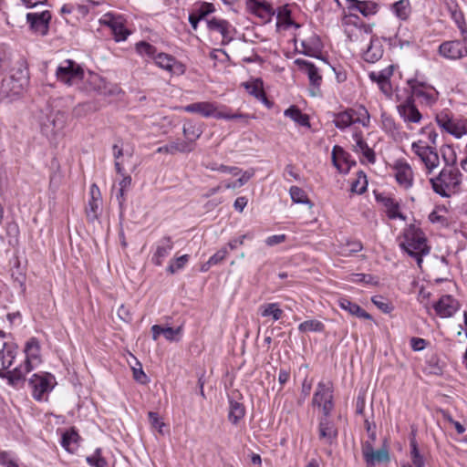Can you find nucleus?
<instances>
[{
	"mask_svg": "<svg viewBox=\"0 0 467 467\" xmlns=\"http://www.w3.org/2000/svg\"><path fill=\"white\" fill-rule=\"evenodd\" d=\"M312 404L320 408L323 412V417L319 420V439L330 444L336 439L337 431L334 423L328 419L334 408L332 388L329 384L318 383Z\"/></svg>",
	"mask_w": 467,
	"mask_h": 467,
	"instance_id": "1",
	"label": "nucleus"
},
{
	"mask_svg": "<svg viewBox=\"0 0 467 467\" xmlns=\"http://www.w3.org/2000/svg\"><path fill=\"white\" fill-rule=\"evenodd\" d=\"M421 133L428 136V140H419L412 143L411 149L424 163L428 172H431L440 163L439 155L434 147L438 134L431 127L422 128Z\"/></svg>",
	"mask_w": 467,
	"mask_h": 467,
	"instance_id": "2",
	"label": "nucleus"
},
{
	"mask_svg": "<svg viewBox=\"0 0 467 467\" xmlns=\"http://www.w3.org/2000/svg\"><path fill=\"white\" fill-rule=\"evenodd\" d=\"M403 238L404 241L400 244V248L415 258L417 265L421 267L422 256L430 253L423 232L414 224H410L404 230Z\"/></svg>",
	"mask_w": 467,
	"mask_h": 467,
	"instance_id": "3",
	"label": "nucleus"
},
{
	"mask_svg": "<svg viewBox=\"0 0 467 467\" xmlns=\"http://www.w3.org/2000/svg\"><path fill=\"white\" fill-rule=\"evenodd\" d=\"M182 109L189 113H197L204 118H215L218 119H244L247 123L249 115L235 112L231 113L227 107L223 105H218L217 103L202 101L189 104L182 108Z\"/></svg>",
	"mask_w": 467,
	"mask_h": 467,
	"instance_id": "4",
	"label": "nucleus"
},
{
	"mask_svg": "<svg viewBox=\"0 0 467 467\" xmlns=\"http://www.w3.org/2000/svg\"><path fill=\"white\" fill-rule=\"evenodd\" d=\"M462 173L455 166L444 167L438 176L430 180L433 191L442 196L450 197L459 190Z\"/></svg>",
	"mask_w": 467,
	"mask_h": 467,
	"instance_id": "5",
	"label": "nucleus"
},
{
	"mask_svg": "<svg viewBox=\"0 0 467 467\" xmlns=\"http://www.w3.org/2000/svg\"><path fill=\"white\" fill-rule=\"evenodd\" d=\"M136 49L139 54L154 59L155 64L158 67L171 74L181 75L184 72V66L182 63L168 54L161 52L158 53L156 47L147 42L138 43L136 45Z\"/></svg>",
	"mask_w": 467,
	"mask_h": 467,
	"instance_id": "6",
	"label": "nucleus"
},
{
	"mask_svg": "<svg viewBox=\"0 0 467 467\" xmlns=\"http://www.w3.org/2000/svg\"><path fill=\"white\" fill-rule=\"evenodd\" d=\"M67 123V116L61 110H49L39 117L40 130L43 135L54 140L62 135Z\"/></svg>",
	"mask_w": 467,
	"mask_h": 467,
	"instance_id": "7",
	"label": "nucleus"
},
{
	"mask_svg": "<svg viewBox=\"0 0 467 467\" xmlns=\"http://www.w3.org/2000/svg\"><path fill=\"white\" fill-rule=\"evenodd\" d=\"M56 77L64 85L77 86L84 78V69L76 61L66 59L58 65Z\"/></svg>",
	"mask_w": 467,
	"mask_h": 467,
	"instance_id": "8",
	"label": "nucleus"
},
{
	"mask_svg": "<svg viewBox=\"0 0 467 467\" xmlns=\"http://www.w3.org/2000/svg\"><path fill=\"white\" fill-rule=\"evenodd\" d=\"M435 119L440 128L456 138L467 134V119H454L448 109L437 113Z\"/></svg>",
	"mask_w": 467,
	"mask_h": 467,
	"instance_id": "9",
	"label": "nucleus"
},
{
	"mask_svg": "<svg viewBox=\"0 0 467 467\" xmlns=\"http://www.w3.org/2000/svg\"><path fill=\"white\" fill-rule=\"evenodd\" d=\"M358 35L363 39L369 37V45L364 50L362 57L363 59L368 63H375L379 61L384 53L382 41L375 36H371L372 29L370 26H363L358 28Z\"/></svg>",
	"mask_w": 467,
	"mask_h": 467,
	"instance_id": "10",
	"label": "nucleus"
},
{
	"mask_svg": "<svg viewBox=\"0 0 467 467\" xmlns=\"http://www.w3.org/2000/svg\"><path fill=\"white\" fill-rule=\"evenodd\" d=\"M207 28L211 36H220L222 45L229 44L235 36V27L227 20L213 17L206 19Z\"/></svg>",
	"mask_w": 467,
	"mask_h": 467,
	"instance_id": "11",
	"label": "nucleus"
},
{
	"mask_svg": "<svg viewBox=\"0 0 467 467\" xmlns=\"http://www.w3.org/2000/svg\"><path fill=\"white\" fill-rule=\"evenodd\" d=\"M54 381L55 378L50 373L33 374L28 380L33 398L38 401L42 400L44 394L52 390Z\"/></svg>",
	"mask_w": 467,
	"mask_h": 467,
	"instance_id": "12",
	"label": "nucleus"
},
{
	"mask_svg": "<svg viewBox=\"0 0 467 467\" xmlns=\"http://www.w3.org/2000/svg\"><path fill=\"white\" fill-rule=\"evenodd\" d=\"M26 20L36 34L45 36L48 31L51 14L47 9L32 11L26 14Z\"/></svg>",
	"mask_w": 467,
	"mask_h": 467,
	"instance_id": "13",
	"label": "nucleus"
},
{
	"mask_svg": "<svg viewBox=\"0 0 467 467\" xmlns=\"http://www.w3.org/2000/svg\"><path fill=\"white\" fill-rule=\"evenodd\" d=\"M440 54L448 59H460L467 56V36L462 40H453L442 43L439 47Z\"/></svg>",
	"mask_w": 467,
	"mask_h": 467,
	"instance_id": "14",
	"label": "nucleus"
},
{
	"mask_svg": "<svg viewBox=\"0 0 467 467\" xmlns=\"http://www.w3.org/2000/svg\"><path fill=\"white\" fill-rule=\"evenodd\" d=\"M362 454L368 465L388 463L390 461L389 448L386 445L375 451L371 443L366 442L362 447Z\"/></svg>",
	"mask_w": 467,
	"mask_h": 467,
	"instance_id": "15",
	"label": "nucleus"
},
{
	"mask_svg": "<svg viewBox=\"0 0 467 467\" xmlns=\"http://www.w3.org/2000/svg\"><path fill=\"white\" fill-rule=\"evenodd\" d=\"M246 7L264 22H269L275 15V10L266 0H246Z\"/></svg>",
	"mask_w": 467,
	"mask_h": 467,
	"instance_id": "16",
	"label": "nucleus"
},
{
	"mask_svg": "<svg viewBox=\"0 0 467 467\" xmlns=\"http://www.w3.org/2000/svg\"><path fill=\"white\" fill-rule=\"evenodd\" d=\"M433 308L439 317H450L458 310L459 303L451 296L445 295L433 305Z\"/></svg>",
	"mask_w": 467,
	"mask_h": 467,
	"instance_id": "17",
	"label": "nucleus"
},
{
	"mask_svg": "<svg viewBox=\"0 0 467 467\" xmlns=\"http://www.w3.org/2000/svg\"><path fill=\"white\" fill-rule=\"evenodd\" d=\"M397 108L400 115L405 121L418 123L421 119V114L416 108L412 97L407 95L404 102L400 103Z\"/></svg>",
	"mask_w": 467,
	"mask_h": 467,
	"instance_id": "18",
	"label": "nucleus"
},
{
	"mask_svg": "<svg viewBox=\"0 0 467 467\" xmlns=\"http://www.w3.org/2000/svg\"><path fill=\"white\" fill-rule=\"evenodd\" d=\"M300 52L309 57H317L322 49V43L319 36L314 32H310L309 36L300 40Z\"/></svg>",
	"mask_w": 467,
	"mask_h": 467,
	"instance_id": "19",
	"label": "nucleus"
},
{
	"mask_svg": "<svg viewBox=\"0 0 467 467\" xmlns=\"http://www.w3.org/2000/svg\"><path fill=\"white\" fill-rule=\"evenodd\" d=\"M395 178L398 183L405 189L412 185L413 172L411 167L403 161H397L394 165Z\"/></svg>",
	"mask_w": 467,
	"mask_h": 467,
	"instance_id": "20",
	"label": "nucleus"
},
{
	"mask_svg": "<svg viewBox=\"0 0 467 467\" xmlns=\"http://www.w3.org/2000/svg\"><path fill=\"white\" fill-rule=\"evenodd\" d=\"M101 21L110 28L116 41H123L127 38L129 32L119 17L108 14L104 16Z\"/></svg>",
	"mask_w": 467,
	"mask_h": 467,
	"instance_id": "21",
	"label": "nucleus"
},
{
	"mask_svg": "<svg viewBox=\"0 0 467 467\" xmlns=\"http://www.w3.org/2000/svg\"><path fill=\"white\" fill-rule=\"evenodd\" d=\"M90 200L86 208V214L88 221L93 222L98 218V211L101 204V194L97 184L93 183L90 186Z\"/></svg>",
	"mask_w": 467,
	"mask_h": 467,
	"instance_id": "22",
	"label": "nucleus"
},
{
	"mask_svg": "<svg viewBox=\"0 0 467 467\" xmlns=\"http://www.w3.org/2000/svg\"><path fill=\"white\" fill-rule=\"evenodd\" d=\"M193 150V147L191 141H182V140H175L171 141L169 144L159 147L157 149L158 153H166L174 155L178 152L180 153H189Z\"/></svg>",
	"mask_w": 467,
	"mask_h": 467,
	"instance_id": "23",
	"label": "nucleus"
},
{
	"mask_svg": "<svg viewBox=\"0 0 467 467\" xmlns=\"http://www.w3.org/2000/svg\"><path fill=\"white\" fill-rule=\"evenodd\" d=\"M25 354V361L30 365H34V368L41 363L40 346L36 337H32L26 342Z\"/></svg>",
	"mask_w": 467,
	"mask_h": 467,
	"instance_id": "24",
	"label": "nucleus"
},
{
	"mask_svg": "<svg viewBox=\"0 0 467 467\" xmlns=\"http://www.w3.org/2000/svg\"><path fill=\"white\" fill-rule=\"evenodd\" d=\"M295 64L298 66L300 70L307 75L311 85H320L321 76L318 72V69L312 63L305 59L297 58L295 60Z\"/></svg>",
	"mask_w": 467,
	"mask_h": 467,
	"instance_id": "25",
	"label": "nucleus"
},
{
	"mask_svg": "<svg viewBox=\"0 0 467 467\" xmlns=\"http://www.w3.org/2000/svg\"><path fill=\"white\" fill-rule=\"evenodd\" d=\"M172 248L173 243L171 238L169 236L163 237L156 248V251L152 256V262L156 265H161L163 259L170 254Z\"/></svg>",
	"mask_w": 467,
	"mask_h": 467,
	"instance_id": "26",
	"label": "nucleus"
},
{
	"mask_svg": "<svg viewBox=\"0 0 467 467\" xmlns=\"http://www.w3.org/2000/svg\"><path fill=\"white\" fill-rule=\"evenodd\" d=\"M407 91V95L419 99L421 104H425L427 106L433 105L437 99L439 93L436 89H433L432 92H429L426 89H405Z\"/></svg>",
	"mask_w": 467,
	"mask_h": 467,
	"instance_id": "27",
	"label": "nucleus"
},
{
	"mask_svg": "<svg viewBox=\"0 0 467 467\" xmlns=\"http://www.w3.org/2000/svg\"><path fill=\"white\" fill-rule=\"evenodd\" d=\"M338 306L352 316L364 319H372L370 314L362 309L358 304L351 302L346 297H340L338 299Z\"/></svg>",
	"mask_w": 467,
	"mask_h": 467,
	"instance_id": "28",
	"label": "nucleus"
},
{
	"mask_svg": "<svg viewBox=\"0 0 467 467\" xmlns=\"http://www.w3.org/2000/svg\"><path fill=\"white\" fill-rule=\"evenodd\" d=\"M34 369V365H30L24 361L23 364L11 370V375L9 379V385L16 386L19 382H24L26 379V375Z\"/></svg>",
	"mask_w": 467,
	"mask_h": 467,
	"instance_id": "29",
	"label": "nucleus"
},
{
	"mask_svg": "<svg viewBox=\"0 0 467 467\" xmlns=\"http://www.w3.org/2000/svg\"><path fill=\"white\" fill-rule=\"evenodd\" d=\"M333 122L337 129L344 130L351 124L356 123L354 120V109H348L342 112L333 113Z\"/></svg>",
	"mask_w": 467,
	"mask_h": 467,
	"instance_id": "30",
	"label": "nucleus"
},
{
	"mask_svg": "<svg viewBox=\"0 0 467 467\" xmlns=\"http://www.w3.org/2000/svg\"><path fill=\"white\" fill-rule=\"evenodd\" d=\"M182 133L183 136L185 137L184 141H191L192 147L194 148L195 140L200 138V136L202 133V130L193 121L186 120L182 128Z\"/></svg>",
	"mask_w": 467,
	"mask_h": 467,
	"instance_id": "31",
	"label": "nucleus"
},
{
	"mask_svg": "<svg viewBox=\"0 0 467 467\" xmlns=\"http://www.w3.org/2000/svg\"><path fill=\"white\" fill-rule=\"evenodd\" d=\"M410 459H411L412 464L415 467H426L424 457L420 454L419 447H418L415 431H411V433H410Z\"/></svg>",
	"mask_w": 467,
	"mask_h": 467,
	"instance_id": "32",
	"label": "nucleus"
},
{
	"mask_svg": "<svg viewBox=\"0 0 467 467\" xmlns=\"http://www.w3.org/2000/svg\"><path fill=\"white\" fill-rule=\"evenodd\" d=\"M10 81L5 79L6 82V86H10V88H24L28 83V73L26 69H17L13 71V73L9 77Z\"/></svg>",
	"mask_w": 467,
	"mask_h": 467,
	"instance_id": "33",
	"label": "nucleus"
},
{
	"mask_svg": "<svg viewBox=\"0 0 467 467\" xmlns=\"http://www.w3.org/2000/svg\"><path fill=\"white\" fill-rule=\"evenodd\" d=\"M350 3V8L359 11L364 16L374 15L378 11V5L370 1L348 0Z\"/></svg>",
	"mask_w": 467,
	"mask_h": 467,
	"instance_id": "34",
	"label": "nucleus"
},
{
	"mask_svg": "<svg viewBox=\"0 0 467 467\" xmlns=\"http://www.w3.org/2000/svg\"><path fill=\"white\" fill-rule=\"evenodd\" d=\"M393 74V66L390 65L380 71L369 73L370 79L381 88L389 84V78Z\"/></svg>",
	"mask_w": 467,
	"mask_h": 467,
	"instance_id": "35",
	"label": "nucleus"
},
{
	"mask_svg": "<svg viewBox=\"0 0 467 467\" xmlns=\"http://www.w3.org/2000/svg\"><path fill=\"white\" fill-rule=\"evenodd\" d=\"M285 117L290 118L296 123L303 127H309V118L306 114H303L296 106H291L284 112Z\"/></svg>",
	"mask_w": 467,
	"mask_h": 467,
	"instance_id": "36",
	"label": "nucleus"
},
{
	"mask_svg": "<svg viewBox=\"0 0 467 467\" xmlns=\"http://www.w3.org/2000/svg\"><path fill=\"white\" fill-rule=\"evenodd\" d=\"M16 355V347H9L6 343H4L3 348L0 350V358L4 369H8L13 365Z\"/></svg>",
	"mask_w": 467,
	"mask_h": 467,
	"instance_id": "37",
	"label": "nucleus"
},
{
	"mask_svg": "<svg viewBox=\"0 0 467 467\" xmlns=\"http://www.w3.org/2000/svg\"><path fill=\"white\" fill-rule=\"evenodd\" d=\"M78 438L79 436L78 432L74 429H71L70 431H67L63 433L61 445L67 451L73 452L78 447Z\"/></svg>",
	"mask_w": 467,
	"mask_h": 467,
	"instance_id": "38",
	"label": "nucleus"
},
{
	"mask_svg": "<svg viewBox=\"0 0 467 467\" xmlns=\"http://www.w3.org/2000/svg\"><path fill=\"white\" fill-rule=\"evenodd\" d=\"M383 204L386 208L387 215L389 219L400 218L403 221L406 220V216L400 212V204L392 198H384Z\"/></svg>",
	"mask_w": 467,
	"mask_h": 467,
	"instance_id": "39",
	"label": "nucleus"
},
{
	"mask_svg": "<svg viewBox=\"0 0 467 467\" xmlns=\"http://www.w3.org/2000/svg\"><path fill=\"white\" fill-rule=\"evenodd\" d=\"M262 317H272L273 320L277 321L283 316V310L279 307L277 303H269L261 306L260 307Z\"/></svg>",
	"mask_w": 467,
	"mask_h": 467,
	"instance_id": "40",
	"label": "nucleus"
},
{
	"mask_svg": "<svg viewBox=\"0 0 467 467\" xmlns=\"http://www.w3.org/2000/svg\"><path fill=\"white\" fill-rule=\"evenodd\" d=\"M244 416V406L237 401H230V410L228 419L233 424H237V422Z\"/></svg>",
	"mask_w": 467,
	"mask_h": 467,
	"instance_id": "41",
	"label": "nucleus"
},
{
	"mask_svg": "<svg viewBox=\"0 0 467 467\" xmlns=\"http://www.w3.org/2000/svg\"><path fill=\"white\" fill-rule=\"evenodd\" d=\"M392 10L395 15L401 20L408 18L410 13V5L409 0H400L393 4Z\"/></svg>",
	"mask_w": 467,
	"mask_h": 467,
	"instance_id": "42",
	"label": "nucleus"
},
{
	"mask_svg": "<svg viewBox=\"0 0 467 467\" xmlns=\"http://www.w3.org/2000/svg\"><path fill=\"white\" fill-rule=\"evenodd\" d=\"M361 250L362 244L360 242L347 240L346 243L340 244L338 253L344 256H348Z\"/></svg>",
	"mask_w": 467,
	"mask_h": 467,
	"instance_id": "43",
	"label": "nucleus"
},
{
	"mask_svg": "<svg viewBox=\"0 0 467 467\" xmlns=\"http://www.w3.org/2000/svg\"><path fill=\"white\" fill-rule=\"evenodd\" d=\"M289 192H290L291 199L294 202L306 203V204H309L310 206H312L310 200L308 199L306 192L303 189H301L297 186H292L290 188Z\"/></svg>",
	"mask_w": 467,
	"mask_h": 467,
	"instance_id": "44",
	"label": "nucleus"
},
{
	"mask_svg": "<svg viewBox=\"0 0 467 467\" xmlns=\"http://www.w3.org/2000/svg\"><path fill=\"white\" fill-rule=\"evenodd\" d=\"M354 120L356 123H360L363 127L369 126L370 116L364 106L359 105L357 109H354Z\"/></svg>",
	"mask_w": 467,
	"mask_h": 467,
	"instance_id": "45",
	"label": "nucleus"
},
{
	"mask_svg": "<svg viewBox=\"0 0 467 467\" xmlns=\"http://www.w3.org/2000/svg\"><path fill=\"white\" fill-rule=\"evenodd\" d=\"M324 328H325L324 324L316 319L306 320V321L301 323L298 327L299 331L303 332V333L310 332V331L321 332L324 330Z\"/></svg>",
	"mask_w": 467,
	"mask_h": 467,
	"instance_id": "46",
	"label": "nucleus"
},
{
	"mask_svg": "<svg viewBox=\"0 0 467 467\" xmlns=\"http://www.w3.org/2000/svg\"><path fill=\"white\" fill-rule=\"evenodd\" d=\"M215 11V7L213 4L207 2H202L198 5L195 6L193 13L197 17L201 20L204 19L208 15L213 13Z\"/></svg>",
	"mask_w": 467,
	"mask_h": 467,
	"instance_id": "47",
	"label": "nucleus"
},
{
	"mask_svg": "<svg viewBox=\"0 0 467 467\" xmlns=\"http://www.w3.org/2000/svg\"><path fill=\"white\" fill-rule=\"evenodd\" d=\"M441 151L445 162V167L455 166L457 158L454 150L451 146L446 145L441 148Z\"/></svg>",
	"mask_w": 467,
	"mask_h": 467,
	"instance_id": "48",
	"label": "nucleus"
},
{
	"mask_svg": "<svg viewBox=\"0 0 467 467\" xmlns=\"http://www.w3.org/2000/svg\"><path fill=\"white\" fill-rule=\"evenodd\" d=\"M254 170L245 171L244 172H243L242 176L235 182L226 183L225 188L226 189H235L238 187H242L254 176Z\"/></svg>",
	"mask_w": 467,
	"mask_h": 467,
	"instance_id": "49",
	"label": "nucleus"
},
{
	"mask_svg": "<svg viewBox=\"0 0 467 467\" xmlns=\"http://www.w3.org/2000/svg\"><path fill=\"white\" fill-rule=\"evenodd\" d=\"M87 462L94 467H108L107 461L100 455V449H97L94 455L87 457Z\"/></svg>",
	"mask_w": 467,
	"mask_h": 467,
	"instance_id": "50",
	"label": "nucleus"
},
{
	"mask_svg": "<svg viewBox=\"0 0 467 467\" xmlns=\"http://www.w3.org/2000/svg\"><path fill=\"white\" fill-rule=\"evenodd\" d=\"M371 301L379 309H380L384 313H389L393 309L392 306L389 303V301L380 296H373L371 298Z\"/></svg>",
	"mask_w": 467,
	"mask_h": 467,
	"instance_id": "51",
	"label": "nucleus"
},
{
	"mask_svg": "<svg viewBox=\"0 0 467 467\" xmlns=\"http://www.w3.org/2000/svg\"><path fill=\"white\" fill-rule=\"evenodd\" d=\"M451 19L456 23L462 36L467 35L466 25L464 21L463 14L458 9L450 14Z\"/></svg>",
	"mask_w": 467,
	"mask_h": 467,
	"instance_id": "52",
	"label": "nucleus"
},
{
	"mask_svg": "<svg viewBox=\"0 0 467 467\" xmlns=\"http://www.w3.org/2000/svg\"><path fill=\"white\" fill-rule=\"evenodd\" d=\"M250 95L260 100L267 109H271L274 105L265 92V89H250Z\"/></svg>",
	"mask_w": 467,
	"mask_h": 467,
	"instance_id": "53",
	"label": "nucleus"
},
{
	"mask_svg": "<svg viewBox=\"0 0 467 467\" xmlns=\"http://www.w3.org/2000/svg\"><path fill=\"white\" fill-rule=\"evenodd\" d=\"M189 256L187 254L182 255L175 259L174 262L171 263L167 270L171 274H174L178 270L182 269L188 262Z\"/></svg>",
	"mask_w": 467,
	"mask_h": 467,
	"instance_id": "54",
	"label": "nucleus"
},
{
	"mask_svg": "<svg viewBox=\"0 0 467 467\" xmlns=\"http://www.w3.org/2000/svg\"><path fill=\"white\" fill-rule=\"evenodd\" d=\"M123 155V150L117 144L113 145V156L115 158V169L116 171L123 175L124 168L122 163L119 161V159Z\"/></svg>",
	"mask_w": 467,
	"mask_h": 467,
	"instance_id": "55",
	"label": "nucleus"
},
{
	"mask_svg": "<svg viewBox=\"0 0 467 467\" xmlns=\"http://www.w3.org/2000/svg\"><path fill=\"white\" fill-rule=\"evenodd\" d=\"M228 254V250L226 247H223L219 251H217L207 262L208 265H213L220 264L222 261L225 259Z\"/></svg>",
	"mask_w": 467,
	"mask_h": 467,
	"instance_id": "56",
	"label": "nucleus"
},
{
	"mask_svg": "<svg viewBox=\"0 0 467 467\" xmlns=\"http://www.w3.org/2000/svg\"><path fill=\"white\" fill-rule=\"evenodd\" d=\"M350 280L352 282H356V283L363 282L366 284H372V285L378 284V281H376L372 275H366V274H352Z\"/></svg>",
	"mask_w": 467,
	"mask_h": 467,
	"instance_id": "57",
	"label": "nucleus"
},
{
	"mask_svg": "<svg viewBox=\"0 0 467 467\" xmlns=\"http://www.w3.org/2000/svg\"><path fill=\"white\" fill-rule=\"evenodd\" d=\"M381 122H382L383 129L385 130L392 131V130H396V124H395L394 119L390 116H389L385 113H383L381 115Z\"/></svg>",
	"mask_w": 467,
	"mask_h": 467,
	"instance_id": "58",
	"label": "nucleus"
},
{
	"mask_svg": "<svg viewBox=\"0 0 467 467\" xmlns=\"http://www.w3.org/2000/svg\"><path fill=\"white\" fill-rule=\"evenodd\" d=\"M148 416L150 425L153 428L158 429L159 431L161 432V428L164 426V423L161 420L158 413L150 411Z\"/></svg>",
	"mask_w": 467,
	"mask_h": 467,
	"instance_id": "59",
	"label": "nucleus"
},
{
	"mask_svg": "<svg viewBox=\"0 0 467 467\" xmlns=\"http://www.w3.org/2000/svg\"><path fill=\"white\" fill-rule=\"evenodd\" d=\"M182 331V327H179L177 328H173V327H163V331H162V335L164 336V337L169 340V341H173L175 340V336L179 335Z\"/></svg>",
	"mask_w": 467,
	"mask_h": 467,
	"instance_id": "60",
	"label": "nucleus"
},
{
	"mask_svg": "<svg viewBox=\"0 0 467 467\" xmlns=\"http://www.w3.org/2000/svg\"><path fill=\"white\" fill-rule=\"evenodd\" d=\"M276 16L278 20L287 23L290 19V9L288 8V5H283L280 6L276 11Z\"/></svg>",
	"mask_w": 467,
	"mask_h": 467,
	"instance_id": "61",
	"label": "nucleus"
},
{
	"mask_svg": "<svg viewBox=\"0 0 467 467\" xmlns=\"http://www.w3.org/2000/svg\"><path fill=\"white\" fill-rule=\"evenodd\" d=\"M353 139L356 142L354 148L356 151H362L364 149L368 147L367 142L363 140L361 132H355L353 134Z\"/></svg>",
	"mask_w": 467,
	"mask_h": 467,
	"instance_id": "62",
	"label": "nucleus"
},
{
	"mask_svg": "<svg viewBox=\"0 0 467 467\" xmlns=\"http://www.w3.org/2000/svg\"><path fill=\"white\" fill-rule=\"evenodd\" d=\"M286 236L285 234H275L272 236H269L265 239V244L268 246H274L279 244H282L285 241Z\"/></svg>",
	"mask_w": 467,
	"mask_h": 467,
	"instance_id": "63",
	"label": "nucleus"
},
{
	"mask_svg": "<svg viewBox=\"0 0 467 467\" xmlns=\"http://www.w3.org/2000/svg\"><path fill=\"white\" fill-rule=\"evenodd\" d=\"M118 317L123 320L124 322H130L132 319L131 314L128 307L124 305H121L118 309Z\"/></svg>",
	"mask_w": 467,
	"mask_h": 467,
	"instance_id": "64",
	"label": "nucleus"
}]
</instances>
